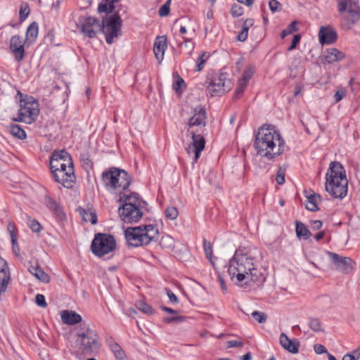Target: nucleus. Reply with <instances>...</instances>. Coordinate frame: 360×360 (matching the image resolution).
Segmentation results:
<instances>
[{"instance_id":"1","label":"nucleus","mask_w":360,"mask_h":360,"mask_svg":"<svg viewBox=\"0 0 360 360\" xmlns=\"http://www.w3.org/2000/svg\"><path fill=\"white\" fill-rule=\"evenodd\" d=\"M192 116L186 124L188 135L191 136L192 141L186 148L188 154L194 153V162H197L201 152L205 146L204 132L207 122V112L204 107L198 105L192 109Z\"/></svg>"},{"instance_id":"2","label":"nucleus","mask_w":360,"mask_h":360,"mask_svg":"<svg viewBox=\"0 0 360 360\" xmlns=\"http://www.w3.org/2000/svg\"><path fill=\"white\" fill-rule=\"evenodd\" d=\"M254 147L258 155L271 160L284 152L285 141L274 126L264 124L257 131Z\"/></svg>"},{"instance_id":"3","label":"nucleus","mask_w":360,"mask_h":360,"mask_svg":"<svg viewBox=\"0 0 360 360\" xmlns=\"http://www.w3.org/2000/svg\"><path fill=\"white\" fill-rule=\"evenodd\" d=\"M80 25L81 32L89 38H94L96 34L103 32L105 35V41L110 44L113 39L120 34V28L122 20L117 13H115L108 18H106L105 24L104 20L100 21L98 19L92 17H80L78 21Z\"/></svg>"},{"instance_id":"4","label":"nucleus","mask_w":360,"mask_h":360,"mask_svg":"<svg viewBox=\"0 0 360 360\" xmlns=\"http://www.w3.org/2000/svg\"><path fill=\"white\" fill-rule=\"evenodd\" d=\"M348 181L342 165L332 162L326 174L325 189L334 198L342 199L347 193Z\"/></svg>"},{"instance_id":"5","label":"nucleus","mask_w":360,"mask_h":360,"mask_svg":"<svg viewBox=\"0 0 360 360\" xmlns=\"http://www.w3.org/2000/svg\"><path fill=\"white\" fill-rule=\"evenodd\" d=\"M159 231L155 225H141L129 227L124 231V236L129 245L139 247L147 245L158 239Z\"/></svg>"},{"instance_id":"6","label":"nucleus","mask_w":360,"mask_h":360,"mask_svg":"<svg viewBox=\"0 0 360 360\" xmlns=\"http://www.w3.org/2000/svg\"><path fill=\"white\" fill-rule=\"evenodd\" d=\"M103 184L105 188L110 190H127L131 184L129 174L124 169L111 167L102 173Z\"/></svg>"},{"instance_id":"7","label":"nucleus","mask_w":360,"mask_h":360,"mask_svg":"<svg viewBox=\"0 0 360 360\" xmlns=\"http://www.w3.org/2000/svg\"><path fill=\"white\" fill-rule=\"evenodd\" d=\"M338 10L341 14L348 11V16L342 18V26L350 29L360 18V7L357 0H337Z\"/></svg>"},{"instance_id":"8","label":"nucleus","mask_w":360,"mask_h":360,"mask_svg":"<svg viewBox=\"0 0 360 360\" xmlns=\"http://www.w3.org/2000/svg\"><path fill=\"white\" fill-rule=\"evenodd\" d=\"M254 258L245 247H239L229 259L228 270H256Z\"/></svg>"},{"instance_id":"9","label":"nucleus","mask_w":360,"mask_h":360,"mask_svg":"<svg viewBox=\"0 0 360 360\" xmlns=\"http://www.w3.org/2000/svg\"><path fill=\"white\" fill-rule=\"evenodd\" d=\"M116 247L114 237L107 233H97L91 243L92 252L97 257H101L112 252Z\"/></svg>"},{"instance_id":"10","label":"nucleus","mask_w":360,"mask_h":360,"mask_svg":"<svg viewBox=\"0 0 360 360\" xmlns=\"http://www.w3.org/2000/svg\"><path fill=\"white\" fill-rule=\"evenodd\" d=\"M76 342L79 345V349L85 354H91L99 348L98 335L90 328L79 333Z\"/></svg>"},{"instance_id":"11","label":"nucleus","mask_w":360,"mask_h":360,"mask_svg":"<svg viewBox=\"0 0 360 360\" xmlns=\"http://www.w3.org/2000/svg\"><path fill=\"white\" fill-rule=\"evenodd\" d=\"M231 84L226 73H219L212 77L207 89L212 96H221L231 89Z\"/></svg>"},{"instance_id":"12","label":"nucleus","mask_w":360,"mask_h":360,"mask_svg":"<svg viewBox=\"0 0 360 360\" xmlns=\"http://www.w3.org/2000/svg\"><path fill=\"white\" fill-rule=\"evenodd\" d=\"M20 106L18 117L13 121L31 124L37 119L39 112L37 102L20 101Z\"/></svg>"},{"instance_id":"13","label":"nucleus","mask_w":360,"mask_h":360,"mask_svg":"<svg viewBox=\"0 0 360 360\" xmlns=\"http://www.w3.org/2000/svg\"><path fill=\"white\" fill-rule=\"evenodd\" d=\"M121 219L127 224L138 222L143 217V212L139 206L131 203H124L119 207Z\"/></svg>"},{"instance_id":"14","label":"nucleus","mask_w":360,"mask_h":360,"mask_svg":"<svg viewBox=\"0 0 360 360\" xmlns=\"http://www.w3.org/2000/svg\"><path fill=\"white\" fill-rule=\"evenodd\" d=\"M54 180L65 188H72L76 181L74 167H69L66 170L51 171Z\"/></svg>"},{"instance_id":"15","label":"nucleus","mask_w":360,"mask_h":360,"mask_svg":"<svg viewBox=\"0 0 360 360\" xmlns=\"http://www.w3.org/2000/svg\"><path fill=\"white\" fill-rule=\"evenodd\" d=\"M63 165V167H74L72 156L65 150H54L50 157V169L56 167V163Z\"/></svg>"},{"instance_id":"16","label":"nucleus","mask_w":360,"mask_h":360,"mask_svg":"<svg viewBox=\"0 0 360 360\" xmlns=\"http://www.w3.org/2000/svg\"><path fill=\"white\" fill-rule=\"evenodd\" d=\"M25 40L19 35H14L10 40L9 49L16 61L20 62L25 57Z\"/></svg>"},{"instance_id":"17","label":"nucleus","mask_w":360,"mask_h":360,"mask_svg":"<svg viewBox=\"0 0 360 360\" xmlns=\"http://www.w3.org/2000/svg\"><path fill=\"white\" fill-rule=\"evenodd\" d=\"M328 255L332 262L336 265L337 268L344 269L345 270L356 268V262L350 257H342L332 252H329Z\"/></svg>"},{"instance_id":"18","label":"nucleus","mask_w":360,"mask_h":360,"mask_svg":"<svg viewBox=\"0 0 360 360\" xmlns=\"http://www.w3.org/2000/svg\"><path fill=\"white\" fill-rule=\"evenodd\" d=\"M338 39L337 32L330 26L321 27L319 32V39L320 44H330L336 41Z\"/></svg>"},{"instance_id":"19","label":"nucleus","mask_w":360,"mask_h":360,"mask_svg":"<svg viewBox=\"0 0 360 360\" xmlns=\"http://www.w3.org/2000/svg\"><path fill=\"white\" fill-rule=\"evenodd\" d=\"M44 203L46 206L55 214L58 220L63 221L66 218V215L63 212L62 207L49 195L44 197Z\"/></svg>"},{"instance_id":"20","label":"nucleus","mask_w":360,"mask_h":360,"mask_svg":"<svg viewBox=\"0 0 360 360\" xmlns=\"http://www.w3.org/2000/svg\"><path fill=\"white\" fill-rule=\"evenodd\" d=\"M167 47V40L166 36H158L156 37L153 51L156 59L160 63L164 58L165 51Z\"/></svg>"},{"instance_id":"21","label":"nucleus","mask_w":360,"mask_h":360,"mask_svg":"<svg viewBox=\"0 0 360 360\" xmlns=\"http://www.w3.org/2000/svg\"><path fill=\"white\" fill-rule=\"evenodd\" d=\"M345 58V53L342 51H340L337 49L331 48L328 49L323 58H321V62L323 64L328 63L330 64L334 62H337Z\"/></svg>"},{"instance_id":"22","label":"nucleus","mask_w":360,"mask_h":360,"mask_svg":"<svg viewBox=\"0 0 360 360\" xmlns=\"http://www.w3.org/2000/svg\"><path fill=\"white\" fill-rule=\"evenodd\" d=\"M279 340L280 344L285 349L292 354L298 352L300 343L297 341L290 340L284 333L281 334Z\"/></svg>"},{"instance_id":"23","label":"nucleus","mask_w":360,"mask_h":360,"mask_svg":"<svg viewBox=\"0 0 360 360\" xmlns=\"http://www.w3.org/2000/svg\"><path fill=\"white\" fill-rule=\"evenodd\" d=\"M224 273H227L228 276L233 280L236 276V283L241 287L250 285V278L249 273L250 271H244L241 273L238 271L236 274V271H224Z\"/></svg>"},{"instance_id":"24","label":"nucleus","mask_w":360,"mask_h":360,"mask_svg":"<svg viewBox=\"0 0 360 360\" xmlns=\"http://www.w3.org/2000/svg\"><path fill=\"white\" fill-rule=\"evenodd\" d=\"M61 319L64 323L74 325L79 323L82 317L75 311L64 310L61 312Z\"/></svg>"},{"instance_id":"25","label":"nucleus","mask_w":360,"mask_h":360,"mask_svg":"<svg viewBox=\"0 0 360 360\" xmlns=\"http://www.w3.org/2000/svg\"><path fill=\"white\" fill-rule=\"evenodd\" d=\"M203 248L206 255V258L214 269L219 267L217 264L218 259L213 257V249L211 243L206 239L203 240Z\"/></svg>"},{"instance_id":"26","label":"nucleus","mask_w":360,"mask_h":360,"mask_svg":"<svg viewBox=\"0 0 360 360\" xmlns=\"http://www.w3.org/2000/svg\"><path fill=\"white\" fill-rule=\"evenodd\" d=\"M295 233L300 240H307L311 236V233L307 226L300 221L295 222Z\"/></svg>"},{"instance_id":"27","label":"nucleus","mask_w":360,"mask_h":360,"mask_svg":"<svg viewBox=\"0 0 360 360\" xmlns=\"http://www.w3.org/2000/svg\"><path fill=\"white\" fill-rule=\"evenodd\" d=\"M307 198L306 208L311 212L318 211L319 209L318 207V203L321 200V196L318 194L313 193L310 195H306Z\"/></svg>"},{"instance_id":"28","label":"nucleus","mask_w":360,"mask_h":360,"mask_svg":"<svg viewBox=\"0 0 360 360\" xmlns=\"http://www.w3.org/2000/svg\"><path fill=\"white\" fill-rule=\"evenodd\" d=\"M254 20L252 18L246 19L242 26L241 32L238 34L237 39L240 41H244L248 37V30L253 25Z\"/></svg>"},{"instance_id":"29","label":"nucleus","mask_w":360,"mask_h":360,"mask_svg":"<svg viewBox=\"0 0 360 360\" xmlns=\"http://www.w3.org/2000/svg\"><path fill=\"white\" fill-rule=\"evenodd\" d=\"M39 33V26L37 22H32L27 29L26 39L34 41L37 39Z\"/></svg>"},{"instance_id":"30","label":"nucleus","mask_w":360,"mask_h":360,"mask_svg":"<svg viewBox=\"0 0 360 360\" xmlns=\"http://www.w3.org/2000/svg\"><path fill=\"white\" fill-rule=\"evenodd\" d=\"M249 276L250 285H251L252 283H256L257 285L261 284L266 279L265 274L262 271H250Z\"/></svg>"},{"instance_id":"31","label":"nucleus","mask_w":360,"mask_h":360,"mask_svg":"<svg viewBox=\"0 0 360 360\" xmlns=\"http://www.w3.org/2000/svg\"><path fill=\"white\" fill-rule=\"evenodd\" d=\"M120 201L124 203H131L132 205H134L136 206H139L140 205L139 202V196L138 193H132L130 195H123L120 198Z\"/></svg>"},{"instance_id":"32","label":"nucleus","mask_w":360,"mask_h":360,"mask_svg":"<svg viewBox=\"0 0 360 360\" xmlns=\"http://www.w3.org/2000/svg\"><path fill=\"white\" fill-rule=\"evenodd\" d=\"M115 0H105V2H102L98 7V11L99 13H112L115 8L113 5Z\"/></svg>"},{"instance_id":"33","label":"nucleus","mask_w":360,"mask_h":360,"mask_svg":"<svg viewBox=\"0 0 360 360\" xmlns=\"http://www.w3.org/2000/svg\"><path fill=\"white\" fill-rule=\"evenodd\" d=\"M136 307L139 311L146 314L152 315L154 314V310L153 308L142 300L137 301L136 302Z\"/></svg>"},{"instance_id":"34","label":"nucleus","mask_w":360,"mask_h":360,"mask_svg":"<svg viewBox=\"0 0 360 360\" xmlns=\"http://www.w3.org/2000/svg\"><path fill=\"white\" fill-rule=\"evenodd\" d=\"M11 133L15 137H17L19 139H24L26 138L25 131L17 124L12 125L11 127Z\"/></svg>"},{"instance_id":"35","label":"nucleus","mask_w":360,"mask_h":360,"mask_svg":"<svg viewBox=\"0 0 360 360\" xmlns=\"http://www.w3.org/2000/svg\"><path fill=\"white\" fill-rule=\"evenodd\" d=\"M255 72V67L252 65H248L243 72V77L240 80L248 83L249 80L252 77Z\"/></svg>"},{"instance_id":"36","label":"nucleus","mask_w":360,"mask_h":360,"mask_svg":"<svg viewBox=\"0 0 360 360\" xmlns=\"http://www.w3.org/2000/svg\"><path fill=\"white\" fill-rule=\"evenodd\" d=\"M39 281L44 283L50 282V276L46 274V271H30Z\"/></svg>"},{"instance_id":"37","label":"nucleus","mask_w":360,"mask_h":360,"mask_svg":"<svg viewBox=\"0 0 360 360\" xmlns=\"http://www.w3.org/2000/svg\"><path fill=\"white\" fill-rule=\"evenodd\" d=\"M80 214L82 215L84 221H90L92 224H95L97 222V216L94 212H87L85 210H82Z\"/></svg>"},{"instance_id":"38","label":"nucleus","mask_w":360,"mask_h":360,"mask_svg":"<svg viewBox=\"0 0 360 360\" xmlns=\"http://www.w3.org/2000/svg\"><path fill=\"white\" fill-rule=\"evenodd\" d=\"M111 350L114 353L115 357L119 360H123L125 357V354L121 347L114 343L111 345Z\"/></svg>"},{"instance_id":"39","label":"nucleus","mask_w":360,"mask_h":360,"mask_svg":"<svg viewBox=\"0 0 360 360\" xmlns=\"http://www.w3.org/2000/svg\"><path fill=\"white\" fill-rule=\"evenodd\" d=\"M295 276L296 278L302 283L311 281L314 277L310 271H300V274H297Z\"/></svg>"},{"instance_id":"40","label":"nucleus","mask_w":360,"mask_h":360,"mask_svg":"<svg viewBox=\"0 0 360 360\" xmlns=\"http://www.w3.org/2000/svg\"><path fill=\"white\" fill-rule=\"evenodd\" d=\"M309 326L314 332L323 331L322 325L320 320L317 318H311L309 322Z\"/></svg>"},{"instance_id":"41","label":"nucleus","mask_w":360,"mask_h":360,"mask_svg":"<svg viewBox=\"0 0 360 360\" xmlns=\"http://www.w3.org/2000/svg\"><path fill=\"white\" fill-rule=\"evenodd\" d=\"M247 85H248V84L245 83V82H243L240 79L238 80V86H237L236 89L235 90V93H234V96H233V98L235 99H238L241 97Z\"/></svg>"},{"instance_id":"42","label":"nucleus","mask_w":360,"mask_h":360,"mask_svg":"<svg viewBox=\"0 0 360 360\" xmlns=\"http://www.w3.org/2000/svg\"><path fill=\"white\" fill-rule=\"evenodd\" d=\"M165 214L167 219L174 220L178 217V210L175 207H168L165 210Z\"/></svg>"},{"instance_id":"43","label":"nucleus","mask_w":360,"mask_h":360,"mask_svg":"<svg viewBox=\"0 0 360 360\" xmlns=\"http://www.w3.org/2000/svg\"><path fill=\"white\" fill-rule=\"evenodd\" d=\"M30 7L27 3H22L20 8V20L22 22L26 19L30 14Z\"/></svg>"},{"instance_id":"44","label":"nucleus","mask_w":360,"mask_h":360,"mask_svg":"<svg viewBox=\"0 0 360 360\" xmlns=\"http://www.w3.org/2000/svg\"><path fill=\"white\" fill-rule=\"evenodd\" d=\"M297 30L296 22L293 21L292 22L286 29L283 30L281 34V37L282 39L285 38L288 34H292V32Z\"/></svg>"},{"instance_id":"45","label":"nucleus","mask_w":360,"mask_h":360,"mask_svg":"<svg viewBox=\"0 0 360 360\" xmlns=\"http://www.w3.org/2000/svg\"><path fill=\"white\" fill-rule=\"evenodd\" d=\"M160 245L163 248H169L173 246L174 240L172 238L169 236H162L160 240Z\"/></svg>"},{"instance_id":"46","label":"nucleus","mask_w":360,"mask_h":360,"mask_svg":"<svg viewBox=\"0 0 360 360\" xmlns=\"http://www.w3.org/2000/svg\"><path fill=\"white\" fill-rule=\"evenodd\" d=\"M230 13L234 18L241 16L243 13V8L239 4H234L231 8Z\"/></svg>"},{"instance_id":"47","label":"nucleus","mask_w":360,"mask_h":360,"mask_svg":"<svg viewBox=\"0 0 360 360\" xmlns=\"http://www.w3.org/2000/svg\"><path fill=\"white\" fill-rule=\"evenodd\" d=\"M172 0H167L159 9V15L161 17H165L169 15L170 11V4Z\"/></svg>"},{"instance_id":"48","label":"nucleus","mask_w":360,"mask_h":360,"mask_svg":"<svg viewBox=\"0 0 360 360\" xmlns=\"http://www.w3.org/2000/svg\"><path fill=\"white\" fill-rule=\"evenodd\" d=\"M208 58H209V56L207 55L206 53H202L199 56V58H198V60H197V66H196V70L197 71L199 72V71H200V70H202L203 69L204 64L207 61Z\"/></svg>"},{"instance_id":"49","label":"nucleus","mask_w":360,"mask_h":360,"mask_svg":"<svg viewBox=\"0 0 360 360\" xmlns=\"http://www.w3.org/2000/svg\"><path fill=\"white\" fill-rule=\"evenodd\" d=\"M285 169L279 167L276 174V181L278 184L283 185L285 183Z\"/></svg>"},{"instance_id":"50","label":"nucleus","mask_w":360,"mask_h":360,"mask_svg":"<svg viewBox=\"0 0 360 360\" xmlns=\"http://www.w3.org/2000/svg\"><path fill=\"white\" fill-rule=\"evenodd\" d=\"M269 9L271 12H279L282 10V5L277 0H270L269 1Z\"/></svg>"},{"instance_id":"51","label":"nucleus","mask_w":360,"mask_h":360,"mask_svg":"<svg viewBox=\"0 0 360 360\" xmlns=\"http://www.w3.org/2000/svg\"><path fill=\"white\" fill-rule=\"evenodd\" d=\"M185 86L186 84L184 80L177 75V79L173 84V89L177 94H181L182 86Z\"/></svg>"},{"instance_id":"52","label":"nucleus","mask_w":360,"mask_h":360,"mask_svg":"<svg viewBox=\"0 0 360 360\" xmlns=\"http://www.w3.org/2000/svg\"><path fill=\"white\" fill-rule=\"evenodd\" d=\"M28 224L33 232L38 233L41 231V226L39 221L34 219H29Z\"/></svg>"},{"instance_id":"53","label":"nucleus","mask_w":360,"mask_h":360,"mask_svg":"<svg viewBox=\"0 0 360 360\" xmlns=\"http://www.w3.org/2000/svg\"><path fill=\"white\" fill-rule=\"evenodd\" d=\"M252 316L259 323H265L266 321V316L264 313L255 311L251 314Z\"/></svg>"},{"instance_id":"54","label":"nucleus","mask_w":360,"mask_h":360,"mask_svg":"<svg viewBox=\"0 0 360 360\" xmlns=\"http://www.w3.org/2000/svg\"><path fill=\"white\" fill-rule=\"evenodd\" d=\"M27 270H42V267L36 259H32L28 262Z\"/></svg>"},{"instance_id":"55","label":"nucleus","mask_w":360,"mask_h":360,"mask_svg":"<svg viewBox=\"0 0 360 360\" xmlns=\"http://www.w3.org/2000/svg\"><path fill=\"white\" fill-rule=\"evenodd\" d=\"M36 304L42 308H45L47 306L45 297L41 294H37L35 297Z\"/></svg>"},{"instance_id":"56","label":"nucleus","mask_w":360,"mask_h":360,"mask_svg":"<svg viewBox=\"0 0 360 360\" xmlns=\"http://www.w3.org/2000/svg\"><path fill=\"white\" fill-rule=\"evenodd\" d=\"M185 319L184 316H173V317H165L163 319V321L165 323H179L183 321Z\"/></svg>"},{"instance_id":"57","label":"nucleus","mask_w":360,"mask_h":360,"mask_svg":"<svg viewBox=\"0 0 360 360\" xmlns=\"http://www.w3.org/2000/svg\"><path fill=\"white\" fill-rule=\"evenodd\" d=\"M300 39H301V37L300 34L294 35L292 42H291V44L289 46V48L288 49V50L292 51V50L295 49L296 48L297 45L299 44Z\"/></svg>"},{"instance_id":"58","label":"nucleus","mask_w":360,"mask_h":360,"mask_svg":"<svg viewBox=\"0 0 360 360\" xmlns=\"http://www.w3.org/2000/svg\"><path fill=\"white\" fill-rule=\"evenodd\" d=\"M314 349L315 352L318 354H321L327 352V349L322 345L316 344L314 346Z\"/></svg>"},{"instance_id":"59","label":"nucleus","mask_w":360,"mask_h":360,"mask_svg":"<svg viewBox=\"0 0 360 360\" xmlns=\"http://www.w3.org/2000/svg\"><path fill=\"white\" fill-rule=\"evenodd\" d=\"M345 96V90H338L334 95V98L335 102L338 103Z\"/></svg>"},{"instance_id":"60","label":"nucleus","mask_w":360,"mask_h":360,"mask_svg":"<svg viewBox=\"0 0 360 360\" xmlns=\"http://www.w3.org/2000/svg\"><path fill=\"white\" fill-rule=\"evenodd\" d=\"M243 343L238 340H229L227 342V346L229 348L231 347H243Z\"/></svg>"},{"instance_id":"61","label":"nucleus","mask_w":360,"mask_h":360,"mask_svg":"<svg viewBox=\"0 0 360 360\" xmlns=\"http://www.w3.org/2000/svg\"><path fill=\"white\" fill-rule=\"evenodd\" d=\"M82 161L84 165H86L87 168H91L93 166V164L89 158V155L86 154L82 155Z\"/></svg>"},{"instance_id":"62","label":"nucleus","mask_w":360,"mask_h":360,"mask_svg":"<svg viewBox=\"0 0 360 360\" xmlns=\"http://www.w3.org/2000/svg\"><path fill=\"white\" fill-rule=\"evenodd\" d=\"M311 229L313 230H319L321 229L323 226V223L320 220H314L311 222Z\"/></svg>"},{"instance_id":"63","label":"nucleus","mask_w":360,"mask_h":360,"mask_svg":"<svg viewBox=\"0 0 360 360\" xmlns=\"http://www.w3.org/2000/svg\"><path fill=\"white\" fill-rule=\"evenodd\" d=\"M167 295L169 299V300L173 303H177L179 300L178 297L173 293V292L170 290H167Z\"/></svg>"},{"instance_id":"64","label":"nucleus","mask_w":360,"mask_h":360,"mask_svg":"<svg viewBox=\"0 0 360 360\" xmlns=\"http://www.w3.org/2000/svg\"><path fill=\"white\" fill-rule=\"evenodd\" d=\"M7 230L10 233V236H12L13 235H15V226L13 223L9 222L7 226Z\"/></svg>"}]
</instances>
